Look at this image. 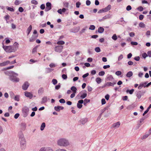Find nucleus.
<instances>
[{"instance_id":"1","label":"nucleus","mask_w":151,"mask_h":151,"mask_svg":"<svg viewBox=\"0 0 151 151\" xmlns=\"http://www.w3.org/2000/svg\"><path fill=\"white\" fill-rule=\"evenodd\" d=\"M57 145L60 147H66L70 145L68 140L64 138H60L58 139L57 141Z\"/></svg>"},{"instance_id":"2","label":"nucleus","mask_w":151,"mask_h":151,"mask_svg":"<svg viewBox=\"0 0 151 151\" xmlns=\"http://www.w3.org/2000/svg\"><path fill=\"white\" fill-rule=\"evenodd\" d=\"M19 47V44L17 42H15L12 45L10 46V52H14L18 49Z\"/></svg>"},{"instance_id":"3","label":"nucleus","mask_w":151,"mask_h":151,"mask_svg":"<svg viewBox=\"0 0 151 151\" xmlns=\"http://www.w3.org/2000/svg\"><path fill=\"white\" fill-rule=\"evenodd\" d=\"M21 147L22 150L24 149L26 147V141L25 138L19 139Z\"/></svg>"},{"instance_id":"4","label":"nucleus","mask_w":151,"mask_h":151,"mask_svg":"<svg viewBox=\"0 0 151 151\" xmlns=\"http://www.w3.org/2000/svg\"><path fill=\"white\" fill-rule=\"evenodd\" d=\"M39 151H53V150L50 147H44L41 148Z\"/></svg>"},{"instance_id":"5","label":"nucleus","mask_w":151,"mask_h":151,"mask_svg":"<svg viewBox=\"0 0 151 151\" xmlns=\"http://www.w3.org/2000/svg\"><path fill=\"white\" fill-rule=\"evenodd\" d=\"M63 48V47L61 45L58 46H56L55 48V51L56 52L59 53L62 51Z\"/></svg>"},{"instance_id":"6","label":"nucleus","mask_w":151,"mask_h":151,"mask_svg":"<svg viewBox=\"0 0 151 151\" xmlns=\"http://www.w3.org/2000/svg\"><path fill=\"white\" fill-rule=\"evenodd\" d=\"M111 17V15L110 14H109L105 16L102 19H99V21L100 22H101L104 21V20L107 19H109Z\"/></svg>"},{"instance_id":"7","label":"nucleus","mask_w":151,"mask_h":151,"mask_svg":"<svg viewBox=\"0 0 151 151\" xmlns=\"http://www.w3.org/2000/svg\"><path fill=\"white\" fill-rule=\"evenodd\" d=\"M29 109L27 108H23L22 109V113L24 117H26L28 114Z\"/></svg>"},{"instance_id":"8","label":"nucleus","mask_w":151,"mask_h":151,"mask_svg":"<svg viewBox=\"0 0 151 151\" xmlns=\"http://www.w3.org/2000/svg\"><path fill=\"white\" fill-rule=\"evenodd\" d=\"M29 86V84L27 82H25L22 86V87L23 89L25 90L28 88Z\"/></svg>"},{"instance_id":"9","label":"nucleus","mask_w":151,"mask_h":151,"mask_svg":"<svg viewBox=\"0 0 151 151\" xmlns=\"http://www.w3.org/2000/svg\"><path fill=\"white\" fill-rule=\"evenodd\" d=\"M83 100H81L78 101L77 104V107L79 109H81L82 107V104L83 103Z\"/></svg>"},{"instance_id":"10","label":"nucleus","mask_w":151,"mask_h":151,"mask_svg":"<svg viewBox=\"0 0 151 151\" xmlns=\"http://www.w3.org/2000/svg\"><path fill=\"white\" fill-rule=\"evenodd\" d=\"M12 77L10 78L11 80L14 82H17L19 81V79L16 76H11Z\"/></svg>"},{"instance_id":"11","label":"nucleus","mask_w":151,"mask_h":151,"mask_svg":"<svg viewBox=\"0 0 151 151\" xmlns=\"http://www.w3.org/2000/svg\"><path fill=\"white\" fill-rule=\"evenodd\" d=\"M120 125V122H118L113 124L112 126V127L115 128H118L119 127Z\"/></svg>"},{"instance_id":"12","label":"nucleus","mask_w":151,"mask_h":151,"mask_svg":"<svg viewBox=\"0 0 151 151\" xmlns=\"http://www.w3.org/2000/svg\"><path fill=\"white\" fill-rule=\"evenodd\" d=\"M24 93L25 95L26 96L29 98L30 99H31L32 98L33 95L31 93L27 91H26Z\"/></svg>"},{"instance_id":"13","label":"nucleus","mask_w":151,"mask_h":151,"mask_svg":"<svg viewBox=\"0 0 151 151\" xmlns=\"http://www.w3.org/2000/svg\"><path fill=\"white\" fill-rule=\"evenodd\" d=\"M3 48L6 52H9V46L4 45L3 43H2Z\"/></svg>"},{"instance_id":"14","label":"nucleus","mask_w":151,"mask_h":151,"mask_svg":"<svg viewBox=\"0 0 151 151\" xmlns=\"http://www.w3.org/2000/svg\"><path fill=\"white\" fill-rule=\"evenodd\" d=\"M55 110L57 111H60V110H63L64 109V107L62 106H55L54 107Z\"/></svg>"},{"instance_id":"15","label":"nucleus","mask_w":151,"mask_h":151,"mask_svg":"<svg viewBox=\"0 0 151 151\" xmlns=\"http://www.w3.org/2000/svg\"><path fill=\"white\" fill-rule=\"evenodd\" d=\"M66 9L65 8H63L62 9H59L58 11V12L60 14H62V13H64L66 11Z\"/></svg>"},{"instance_id":"16","label":"nucleus","mask_w":151,"mask_h":151,"mask_svg":"<svg viewBox=\"0 0 151 151\" xmlns=\"http://www.w3.org/2000/svg\"><path fill=\"white\" fill-rule=\"evenodd\" d=\"M111 6L110 5H109L105 8H103V9L104 12H105L111 9Z\"/></svg>"},{"instance_id":"17","label":"nucleus","mask_w":151,"mask_h":151,"mask_svg":"<svg viewBox=\"0 0 151 151\" xmlns=\"http://www.w3.org/2000/svg\"><path fill=\"white\" fill-rule=\"evenodd\" d=\"M21 128L22 130L23 131H24L25 130L26 127V124L25 123H22L21 124Z\"/></svg>"},{"instance_id":"18","label":"nucleus","mask_w":151,"mask_h":151,"mask_svg":"<svg viewBox=\"0 0 151 151\" xmlns=\"http://www.w3.org/2000/svg\"><path fill=\"white\" fill-rule=\"evenodd\" d=\"M9 63V61L7 60L0 63V66H4L8 65Z\"/></svg>"},{"instance_id":"19","label":"nucleus","mask_w":151,"mask_h":151,"mask_svg":"<svg viewBox=\"0 0 151 151\" xmlns=\"http://www.w3.org/2000/svg\"><path fill=\"white\" fill-rule=\"evenodd\" d=\"M37 36H34L32 35V37L29 39V41L30 42H34L35 39L37 38Z\"/></svg>"},{"instance_id":"20","label":"nucleus","mask_w":151,"mask_h":151,"mask_svg":"<svg viewBox=\"0 0 151 151\" xmlns=\"http://www.w3.org/2000/svg\"><path fill=\"white\" fill-rule=\"evenodd\" d=\"M9 69V67H8L7 68H4L3 69V70H4L5 74L6 75H9V70H8Z\"/></svg>"},{"instance_id":"21","label":"nucleus","mask_w":151,"mask_h":151,"mask_svg":"<svg viewBox=\"0 0 151 151\" xmlns=\"http://www.w3.org/2000/svg\"><path fill=\"white\" fill-rule=\"evenodd\" d=\"M24 138V136L22 132L21 131L19 132V140Z\"/></svg>"},{"instance_id":"22","label":"nucleus","mask_w":151,"mask_h":151,"mask_svg":"<svg viewBox=\"0 0 151 151\" xmlns=\"http://www.w3.org/2000/svg\"><path fill=\"white\" fill-rule=\"evenodd\" d=\"M104 31V29L102 27H100L98 29V32L99 33H103Z\"/></svg>"},{"instance_id":"23","label":"nucleus","mask_w":151,"mask_h":151,"mask_svg":"<svg viewBox=\"0 0 151 151\" xmlns=\"http://www.w3.org/2000/svg\"><path fill=\"white\" fill-rule=\"evenodd\" d=\"M116 83H112L110 82H108L105 84V85L108 86H114V85Z\"/></svg>"},{"instance_id":"24","label":"nucleus","mask_w":151,"mask_h":151,"mask_svg":"<svg viewBox=\"0 0 151 151\" xmlns=\"http://www.w3.org/2000/svg\"><path fill=\"white\" fill-rule=\"evenodd\" d=\"M88 120V119L87 118H84L81 120V122L83 124H84L87 122Z\"/></svg>"},{"instance_id":"25","label":"nucleus","mask_w":151,"mask_h":151,"mask_svg":"<svg viewBox=\"0 0 151 151\" xmlns=\"http://www.w3.org/2000/svg\"><path fill=\"white\" fill-rule=\"evenodd\" d=\"M32 29V26L31 25H30L29 27L28 28L27 32V35H28L30 33Z\"/></svg>"},{"instance_id":"26","label":"nucleus","mask_w":151,"mask_h":151,"mask_svg":"<svg viewBox=\"0 0 151 151\" xmlns=\"http://www.w3.org/2000/svg\"><path fill=\"white\" fill-rule=\"evenodd\" d=\"M45 123L44 122L42 123L40 126V130L41 131H43L45 127Z\"/></svg>"},{"instance_id":"27","label":"nucleus","mask_w":151,"mask_h":151,"mask_svg":"<svg viewBox=\"0 0 151 151\" xmlns=\"http://www.w3.org/2000/svg\"><path fill=\"white\" fill-rule=\"evenodd\" d=\"M44 92V88L42 87L40 88L38 91L39 94H42Z\"/></svg>"},{"instance_id":"28","label":"nucleus","mask_w":151,"mask_h":151,"mask_svg":"<svg viewBox=\"0 0 151 151\" xmlns=\"http://www.w3.org/2000/svg\"><path fill=\"white\" fill-rule=\"evenodd\" d=\"M47 98L46 96H45L43 97L42 99V103H44L46 102L47 101Z\"/></svg>"},{"instance_id":"29","label":"nucleus","mask_w":151,"mask_h":151,"mask_svg":"<svg viewBox=\"0 0 151 151\" xmlns=\"http://www.w3.org/2000/svg\"><path fill=\"white\" fill-rule=\"evenodd\" d=\"M70 89L73 91V93H76V92L77 89L74 86H72Z\"/></svg>"},{"instance_id":"30","label":"nucleus","mask_w":151,"mask_h":151,"mask_svg":"<svg viewBox=\"0 0 151 151\" xmlns=\"http://www.w3.org/2000/svg\"><path fill=\"white\" fill-rule=\"evenodd\" d=\"M142 96L141 93L140 91L138 92L137 94V96L138 99H140Z\"/></svg>"},{"instance_id":"31","label":"nucleus","mask_w":151,"mask_h":151,"mask_svg":"<svg viewBox=\"0 0 151 151\" xmlns=\"http://www.w3.org/2000/svg\"><path fill=\"white\" fill-rule=\"evenodd\" d=\"M37 47L38 46H36L33 48L32 51V53L34 54L37 52Z\"/></svg>"},{"instance_id":"32","label":"nucleus","mask_w":151,"mask_h":151,"mask_svg":"<svg viewBox=\"0 0 151 151\" xmlns=\"http://www.w3.org/2000/svg\"><path fill=\"white\" fill-rule=\"evenodd\" d=\"M87 96V93H83L82 95L81 96V99H83L86 98Z\"/></svg>"},{"instance_id":"33","label":"nucleus","mask_w":151,"mask_h":151,"mask_svg":"<svg viewBox=\"0 0 151 151\" xmlns=\"http://www.w3.org/2000/svg\"><path fill=\"white\" fill-rule=\"evenodd\" d=\"M96 81L98 83H100L101 82V79L100 78H97L96 80Z\"/></svg>"},{"instance_id":"34","label":"nucleus","mask_w":151,"mask_h":151,"mask_svg":"<svg viewBox=\"0 0 151 151\" xmlns=\"http://www.w3.org/2000/svg\"><path fill=\"white\" fill-rule=\"evenodd\" d=\"M51 4L50 2H47L46 4V7L51 9Z\"/></svg>"},{"instance_id":"35","label":"nucleus","mask_w":151,"mask_h":151,"mask_svg":"<svg viewBox=\"0 0 151 151\" xmlns=\"http://www.w3.org/2000/svg\"><path fill=\"white\" fill-rule=\"evenodd\" d=\"M65 42L62 40L59 41L57 42V44L58 45H63L65 44Z\"/></svg>"},{"instance_id":"36","label":"nucleus","mask_w":151,"mask_h":151,"mask_svg":"<svg viewBox=\"0 0 151 151\" xmlns=\"http://www.w3.org/2000/svg\"><path fill=\"white\" fill-rule=\"evenodd\" d=\"M74 32H77L79 30L80 27H77L74 28Z\"/></svg>"},{"instance_id":"37","label":"nucleus","mask_w":151,"mask_h":151,"mask_svg":"<svg viewBox=\"0 0 151 151\" xmlns=\"http://www.w3.org/2000/svg\"><path fill=\"white\" fill-rule=\"evenodd\" d=\"M147 82H145L143 83H141L140 84L142 86V87H147Z\"/></svg>"},{"instance_id":"38","label":"nucleus","mask_w":151,"mask_h":151,"mask_svg":"<svg viewBox=\"0 0 151 151\" xmlns=\"http://www.w3.org/2000/svg\"><path fill=\"white\" fill-rule=\"evenodd\" d=\"M95 28V27L94 25H91L89 27V29L91 30H94Z\"/></svg>"},{"instance_id":"39","label":"nucleus","mask_w":151,"mask_h":151,"mask_svg":"<svg viewBox=\"0 0 151 151\" xmlns=\"http://www.w3.org/2000/svg\"><path fill=\"white\" fill-rule=\"evenodd\" d=\"M95 51L97 52H100L101 50L99 47H97L95 48Z\"/></svg>"},{"instance_id":"40","label":"nucleus","mask_w":151,"mask_h":151,"mask_svg":"<svg viewBox=\"0 0 151 151\" xmlns=\"http://www.w3.org/2000/svg\"><path fill=\"white\" fill-rule=\"evenodd\" d=\"M112 38L114 40H116L117 39V37L116 35V34H114L112 37Z\"/></svg>"},{"instance_id":"41","label":"nucleus","mask_w":151,"mask_h":151,"mask_svg":"<svg viewBox=\"0 0 151 151\" xmlns=\"http://www.w3.org/2000/svg\"><path fill=\"white\" fill-rule=\"evenodd\" d=\"M4 18L6 21L7 23H8L9 22L8 20L9 19V15H6L4 17Z\"/></svg>"},{"instance_id":"42","label":"nucleus","mask_w":151,"mask_h":151,"mask_svg":"<svg viewBox=\"0 0 151 151\" xmlns=\"http://www.w3.org/2000/svg\"><path fill=\"white\" fill-rule=\"evenodd\" d=\"M139 26L141 27H144L145 26V24L143 22H140L139 24Z\"/></svg>"},{"instance_id":"43","label":"nucleus","mask_w":151,"mask_h":151,"mask_svg":"<svg viewBox=\"0 0 151 151\" xmlns=\"http://www.w3.org/2000/svg\"><path fill=\"white\" fill-rule=\"evenodd\" d=\"M87 28V27H86L84 28H83L81 31L80 32V33L81 34H82L83 33H84L85 31L86 30Z\"/></svg>"},{"instance_id":"44","label":"nucleus","mask_w":151,"mask_h":151,"mask_svg":"<svg viewBox=\"0 0 151 151\" xmlns=\"http://www.w3.org/2000/svg\"><path fill=\"white\" fill-rule=\"evenodd\" d=\"M149 136V134H145V135H143L142 137V139H145L147 138Z\"/></svg>"},{"instance_id":"45","label":"nucleus","mask_w":151,"mask_h":151,"mask_svg":"<svg viewBox=\"0 0 151 151\" xmlns=\"http://www.w3.org/2000/svg\"><path fill=\"white\" fill-rule=\"evenodd\" d=\"M31 3L32 4H35V5H37L38 4V2L36 0H32L31 1Z\"/></svg>"},{"instance_id":"46","label":"nucleus","mask_w":151,"mask_h":151,"mask_svg":"<svg viewBox=\"0 0 151 151\" xmlns=\"http://www.w3.org/2000/svg\"><path fill=\"white\" fill-rule=\"evenodd\" d=\"M56 66V65L53 63H50L49 65V66L51 68H54Z\"/></svg>"},{"instance_id":"47","label":"nucleus","mask_w":151,"mask_h":151,"mask_svg":"<svg viewBox=\"0 0 151 151\" xmlns=\"http://www.w3.org/2000/svg\"><path fill=\"white\" fill-rule=\"evenodd\" d=\"M134 91V90L133 89H132L130 90H127L126 91L127 92H129V94H132L133 93Z\"/></svg>"},{"instance_id":"48","label":"nucleus","mask_w":151,"mask_h":151,"mask_svg":"<svg viewBox=\"0 0 151 151\" xmlns=\"http://www.w3.org/2000/svg\"><path fill=\"white\" fill-rule=\"evenodd\" d=\"M10 76H16V75H18V74L17 73H14V72L13 71H10Z\"/></svg>"},{"instance_id":"49","label":"nucleus","mask_w":151,"mask_h":151,"mask_svg":"<svg viewBox=\"0 0 151 151\" xmlns=\"http://www.w3.org/2000/svg\"><path fill=\"white\" fill-rule=\"evenodd\" d=\"M122 74L121 71H118L116 72L115 74L117 76H120Z\"/></svg>"},{"instance_id":"50","label":"nucleus","mask_w":151,"mask_h":151,"mask_svg":"<svg viewBox=\"0 0 151 151\" xmlns=\"http://www.w3.org/2000/svg\"><path fill=\"white\" fill-rule=\"evenodd\" d=\"M55 151H67V150L64 149L59 148L56 150Z\"/></svg>"},{"instance_id":"51","label":"nucleus","mask_w":151,"mask_h":151,"mask_svg":"<svg viewBox=\"0 0 151 151\" xmlns=\"http://www.w3.org/2000/svg\"><path fill=\"white\" fill-rule=\"evenodd\" d=\"M52 82L54 85H55L57 83V81L56 79H53L52 81Z\"/></svg>"},{"instance_id":"52","label":"nucleus","mask_w":151,"mask_h":151,"mask_svg":"<svg viewBox=\"0 0 151 151\" xmlns=\"http://www.w3.org/2000/svg\"><path fill=\"white\" fill-rule=\"evenodd\" d=\"M142 57L144 58H145L147 57V55L146 53H143L142 55Z\"/></svg>"},{"instance_id":"53","label":"nucleus","mask_w":151,"mask_h":151,"mask_svg":"<svg viewBox=\"0 0 151 151\" xmlns=\"http://www.w3.org/2000/svg\"><path fill=\"white\" fill-rule=\"evenodd\" d=\"M81 5V3L79 2H78L76 3V6L77 8H79L80 5Z\"/></svg>"},{"instance_id":"54","label":"nucleus","mask_w":151,"mask_h":151,"mask_svg":"<svg viewBox=\"0 0 151 151\" xmlns=\"http://www.w3.org/2000/svg\"><path fill=\"white\" fill-rule=\"evenodd\" d=\"M59 101L60 103L62 104H64L65 102V100L63 99H60L59 100Z\"/></svg>"},{"instance_id":"55","label":"nucleus","mask_w":151,"mask_h":151,"mask_svg":"<svg viewBox=\"0 0 151 151\" xmlns=\"http://www.w3.org/2000/svg\"><path fill=\"white\" fill-rule=\"evenodd\" d=\"M105 74V72L104 71H101L99 73V76H104Z\"/></svg>"},{"instance_id":"56","label":"nucleus","mask_w":151,"mask_h":151,"mask_svg":"<svg viewBox=\"0 0 151 151\" xmlns=\"http://www.w3.org/2000/svg\"><path fill=\"white\" fill-rule=\"evenodd\" d=\"M40 8L42 10L44 9L45 8V6L44 4H42L40 6Z\"/></svg>"},{"instance_id":"57","label":"nucleus","mask_w":151,"mask_h":151,"mask_svg":"<svg viewBox=\"0 0 151 151\" xmlns=\"http://www.w3.org/2000/svg\"><path fill=\"white\" fill-rule=\"evenodd\" d=\"M69 5V3L67 2H65L64 3V6L65 7L68 8Z\"/></svg>"},{"instance_id":"58","label":"nucleus","mask_w":151,"mask_h":151,"mask_svg":"<svg viewBox=\"0 0 151 151\" xmlns=\"http://www.w3.org/2000/svg\"><path fill=\"white\" fill-rule=\"evenodd\" d=\"M132 9V7L130 5L128 6L126 8V9L127 11H129Z\"/></svg>"},{"instance_id":"59","label":"nucleus","mask_w":151,"mask_h":151,"mask_svg":"<svg viewBox=\"0 0 151 151\" xmlns=\"http://www.w3.org/2000/svg\"><path fill=\"white\" fill-rule=\"evenodd\" d=\"M14 99L15 101H19V96H15Z\"/></svg>"},{"instance_id":"60","label":"nucleus","mask_w":151,"mask_h":151,"mask_svg":"<svg viewBox=\"0 0 151 151\" xmlns=\"http://www.w3.org/2000/svg\"><path fill=\"white\" fill-rule=\"evenodd\" d=\"M137 9L140 11H142L143 10V8L141 6H140L138 7Z\"/></svg>"},{"instance_id":"61","label":"nucleus","mask_w":151,"mask_h":151,"mask_svg":"<svg viewBox=\"0 0 151 151\" xmlns=\"http://www.w3.org/2000/svg\"><path fill=\"white\" fill-rule=\"evenodd\" d=\"M133 73L132 71H130L127 73L126 76H132Z\"/></svg>"},{"instance_id":"62","label":"nucleus","mask_w":151,"mask_h":151,"mask_svg":"<svg viewBox=\"0 0 151 151\" xmlns=\"http://www.w3.org/2000/svg\"><path fill=\"white\" fill-rule=\"evenodd\" d=\"M60 84L59 83L55 86V88L56 90H58L60 88Z\"/></svg>"},{"instance_id":"63","label":"nucleus","mask_w":151,"mask_h":151,"mask_svg":"<svg viewBox=\"0 0 151 151\" xmlns=\"http://www.w3.org/2000/svg\"><path fill=\"white\" fill-rule=\"evenodd\" d=\"M91 1L89 0H87L86 1V5L87 6H89L91 4Z\"/></svg>"},{"instance_id":"64","label":"nucleus","mask_w":151,"mask_h":151,"mask_svg":"<svg viewBox=\"0 0 151 151\" xmlns=\"http://www.w3.org/2000/svg\"><path fill=\"white\" fill-rule=\"evenodd\" d=\"M147 56L149 57H151V51H149L147 52Z\"/></svg>"}]
</instances>
